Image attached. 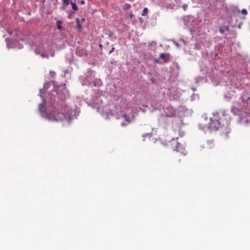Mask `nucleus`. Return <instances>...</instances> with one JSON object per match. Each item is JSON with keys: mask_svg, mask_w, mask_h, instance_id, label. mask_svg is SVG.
Masks as SVG:
<instances>
[{"mask_svg": "<svg viewBox=\"0 0 250 250\" xmlns=\"http://www.w3.org/2000/svg\"><path fill=\"white\" fill-rule=\"evenodd\" d=\"M77 26H78V27L80 29H81V25L80 23L79 20L78 19H77Z\"/></svg>", "mask_w": 250, "mask_h": 250, "instance_id": "obj_17", "label": "nucleus"}, {"mask_svg": "<svg viewBox=\"0 0 250 250\" xmlns=\"http://www.w3.org/2000/svg\"><path fill=\"white\" fill-rule=\"evenodd\" d=\"M41 56L42 58H48L49 56L47 54H45V53H42L41 54Z\"/></svg>", "mask_w": 250, "mask_h": 250, "instance_id": "obj_15", "label": "nucleus"}, {"mask_svg": "<svg viewBox=\"0 0 250 250\" xmlns=\"http://www.w3.org/2000/svg\"><path fill=\"white\" fill-rule=\"evenodd\" d=\"M40 111L42 113V116L46 118L50 121H59L64 120L66 118L67 115L63 112H59L56 109L52 110H49L47 112L44 113V108L42 107V104L39 105Z\"/></svg>", "mask_w": 250, "mask_h": 250, "instance_id": "obj_1", "label": "nucleus"}, {"mask_svg": "<svg viewBox=\"0 0 250 250\" xmlns=\"http://www.w3.org/2000/svg\"><path fill=\"white\" fill-rule=\"evenodd\" d=\"M214 145L213 142L212 141H208L207 142L205 147L208 149H211L214 147Z\"/></svg>", "mask_w": 250, "mask_h": 250, "instance_id": "obj_7", "label": "nucleus"}, {"mask_svg": "<svg viewBox=\"0 0 250 250\" xmlns=\"http://www.w3.org/2000/svg\"><path fill=\"white\" fill-rule=\"evenodd\" d=\"M250 97L249 96V95L247 94H244L242 96V99L243 101H248L250 100Z\"/></svg>", "mask_w": 250, "mask_h": 250, "instance_id": "obj_9", "label": "nucleus"}, {"mask_svg": "<svg viewBox=\"0 0 250 250\" xmlns=\"http://www.w3.org/2000/svg\"><path fill=\"white\" fill-rule=\"evenodd\" d=\"M219 31L222 34H224L225 32V30H224V28L221 27H220L219 28Z\"/></svg>", "mask_w": 250, "mask_h": 250, "instance_id": "obj_16", "label": "nucleus"}, {"mask_svg": "<svg viewBox=\"0 0 250 250\" xmlns=\"http://www.w3.org/2000/svg\"><path fill=\"white\" fill-rule=\"evenodd\" d=\"M160 57L161 59H163L164 60L165 63H167L168 61V59L167 58V54L165 53H161L160 55Z\"/></svg>", "mask_w": 250, "mask_h": 250, "instance_id": "obj_8", "label": "nucleus"}, {"mask_svg": "<svg viewBox=\"0 0 250 250\" xmlns=\"http://www.w3.org/2000/svg\"><path fill=\"white\" fill-rule=\"evenodd\" d=\"M128 7H129V8H130V5H128Z\"/></svg>", "mask_w": 250, "mask_h": 250, "instance_id": "obj_27", "label": "nucleus"}, {"mask_svg": "<svg viewBox=\"0 0 250 250\" xmlns=\"http://www.w3.org/2000/svg\"><path fill=\"white\" fill-rule=\"evenodd\" d=\"M227 121L220 117L218 113L213 114L210 117L209 122L205 125V127L210 130H217L222 126L227 125Z\"/></svg>", "mask_w": 250, "mask_h": 250, "instance_id": "obj_2", "label": "nucleus"}, {"mask_svg": "<svg viewBox=\"0 0 250 250\" xmlns=\"http://www.w3.org/2000/svg\"><path fill=\"white\" fill-rule=\"evenodd\" d=\"M133 17H134V15H133L132 13L130 14V15H129V18H131H131H132Z\"/></svg>", "mask_w": 250, "mask_h": 250, "instance_id": "obj_21", "label": "nucleus"}, {"mask_svg": "<svg viewBox=\"0 0 250 250\" xmlns=\"http://www.w3.org/2000/svg\"><path fill=\"white\" fill-rule=\"evenodd\" d=\"M122 125H124V123H122Z\"/></svg>", "mask_w": 250, "mask_h": 250, "instance_id": "obj_28", "label": "nucleus"}, {"mask_svg": "<svg viewBox=\"0 0 250 250\" xmlns=\"http://www.w3.org/2000/svg\"><path fill=\"white\" fill-rule=\"evenodd\" d=\"M224 29L225 30H226L227 31H229V26L228 25L225 26L224 27Z\"/></svg>", "mask_w": 250, "mask_h": 250, "instance_id": "obj_18", "label": "nucleus"}, {"mask_svg": "<svg viewBox=\"0 0 250 250\" xmlns=\"http://www.w3.org/2000/svg\"><path fill=\"white\" fill-rule=\"evenodd\" d=\"M225 116V114L223 113L222 114V116L224 117Z\"/></svg>", "mask_w": 250, "mask_h": 250, "instance_id": "obj_26", "label": "nucleus"}, {"mask_svg": "<svg viewBox=\"0 0 250 250\" xmlns=\"http://www.w3.org/2000/svg\"><path fill=\"white\" fill-rule=\"evenodd\" d=\"M178 138H173L170 142L171 146L174 150H176L175 157L176 160L178 162H180L181 161V158H183L186 155L187 152H180V149L182 148L181 145L179 143L177 142Z\"/></svg>", "mask_w": 250, "mask_h": 250, "instance_id": "obj_3", "label": "nucleus"}, {"mask_svg": "<svg viewBox=\"0 0 250 250\" xmlns=\"http://www.w3.org/2000/svg\"><path fill=\"white\" fill-rule=\"evenodd\" d=\"M62 23V22L61 21H57L56 24H57V28L58 29L61 30L62 29V26L61 25Z\"/></svg>", "mask_w": 250, "mask_h": 250, "instance_id": "obj_11", "label": "nucleus"}, {"mask_svg": "<svg viewBox=\"0 0 250 250\" xmlns=\"http://www.w3.org/2000/svg\"><path fill=\"white\" fill-rule=\"evenodd\" d=\"M241 13L244 15H246L248 14V12L246 9H243L241 10Z\"/></svg>", "mask_w": 250, "mask_h": 250, "instance_id": "obj_14", "label": "nucleus"}, {"mask_svg": "<svg viewBox=\"0 0 250 250\" xmlns=\"http://www.w3.org/2000/svg\"><path fill=\"white\" fill-rule=\"evenodd\" d=\"M34 52L37 55L40 54V51H39V50L38 49H35Z\"/></svg>", "mask_w": 250, "mask_h": 250, "instance_id": "obj_19", "label": "nucleus"}, {"mask_svg": "<svg viewBox=\"0 0 250 250\" xmlns=\"http://www.w3.org/2000/svg\"><path fill=\"white\" fill-rule=\"evenodd\" d=\"M81 3L82 4H84L85 2H84V0H83L81 1Z\"/></svg>", "mask_w": 250, "mask_h": 250, "instance_id": "obj_23", "label": "nucleus"}, {"mask_svg": "<svg viewBox=\"0 0 250 250\" xmlns=\"http://www.w3.org/2000/svg\"><path fill=\"white\" fill-rule=\"evenodd\" d=\"M148 13V9L147 8H145L144 9H143V13H142V16H146L147 14Z\"/></svg>", "mask_w": 250, "mask_h": 250, "instance_id": "obj_13", "label": "nucleus"}, {"mask_svg": "<svg viewBox=\"0 0 250 250\" xmlns=\"http://www.w3.org/2000/svg\"><path fill=\"white\" fill-rule=\"evenodd\" d=\"M170 109H171V110H172V111H171V112H170V113H168L166 111H165V113H166V114H167V117H171L174 116L175 115V112L174 111V110H173L172 108H171Z\"/></svg>", "mask_w": 250, "mask_h": 250, "instance_id": "obj_10", "label": "nucleus"}, {"mask_svg": "<svg viewBox=\"0 0 250 250\" xmlns=\"http://www.w3.org/2000/svg\"><path fill=\"white\" fill-rule=\"evenodd\" d=\"M70 3L71 4L72 9L74 10L77 11L78 10V7L75 3L71 1Z\"/></svg>", "mask_w": 250, "mask_h": 250, "instance_id": "obj_12", "label": "nucleus"}, {"mask_svg": "<svg viewBox=\"0 0 250 250\" xmlns=\"http://www.w3.org/2000/svg\"><path fill=\"white\" fill-rule=\"evenodd\" d=\"M154 62H155V63H159V59H154Z\"/></svg>", "mask_w": 250, "mask_h": 250, "instance_id": "obj_20", "label": "nucleus"}, {"mask_svg": "<svg viewBox=\"0 0 250 250\" xmlns=\"http://www.w3.org/2000/svg\"><path fill=\"white\" fill-rule=\"evenodd\" d=\"M47 85V83H46L44 85V88H45L46 87V85Z\"/></svg>", "mask_w": 250, "mask_h": 250, "instance_id": "obj_25", "label": "nucleus"}, {"mask_svg": "<svg viewBox=\"0 0 250 250\" xmlns=\"http://www.w3.org/2000/svg\"><path fill=\"white\" fill-rule=\"evenodd\" d=\"M70 0H62V5L60 7L62 10H65L66 7L70 3Z\"/></svg>", "mask_w": 250, "mask_h": 250, "instance_id": "obj_6", "label": "nucleus"}, {"mask_svg": "<svg viewBox=\"0 0 250 250\" xmlns=\"http://www.w3.org/2000/svg\"><path fill=\"white\" fill-rule=\"evenodd\" d=\"M57 93L59 98L62 100H64L69 96V92L65 87V84H63L62 86H59L57 87Z\"/></svg>", "mask_w": 250, "mask_h": 250, "instance_id": "obj_4", "label": "nucleus"}, {"mask_svg": "<svg viewBox=\"0 0 250 250\" xmlns=\"http://www.w3.org/2000/svg\"><path fill=\"white\" fill-rule=\"evenodd\" d=\"M9 35L14 37L15 39H17V36L18 35V31L16 30L9 29L7 31Z\"/></svg>", "mask_w": 250, "mask_h": 250, "instance_id": "obj_5", "label": "nucleus"}, {"mask_svg": "<svg viewBox=\"0 0 250 250\" xmlns=\"http://www.w3.org/2000/svg\"><path fill=\"white\" fill-rule=\"evenodd\" d=\"M151 81L153 83H154V78H152V79H151Z\"/></svg>", "mask_w": 250, "mask_h": 250, "instance_id": "obj_24", "label": "nucleus"}, {"mask_svg": "<svg viewBox=\"0 0 250 250\" xmlns=\"http://www.w3.org/2000/svg\"><path fill=\"white\" fill-rule=\"evenodd\" d=\"M115 49V48L114 47H112L111 50L109 52V54H110L111 52H112Z\"/></svg>", "mask_w": 250, "mask_h": 250, "instance_id": "obj_22", "label": "nucleus"}]
</instances>
